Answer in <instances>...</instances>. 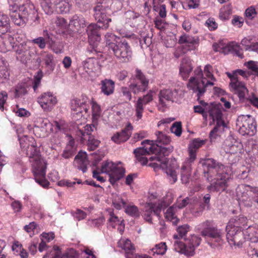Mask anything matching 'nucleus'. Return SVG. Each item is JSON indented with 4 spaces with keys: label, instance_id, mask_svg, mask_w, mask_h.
Listing matches in <instances>:
<instances>
[{
    "label": "nucleus",
    "instance_id": "obj_4",
    "mask_svg": "<svg viewBox=\"0 0 258 258\" xmlns=\"http://www.w3.org/2000/svg\"><path fill=\"white\" fill-rule=\"evenodd\" d=\"M172 194H168L162 200L159 201L158 203H146L144 208V219L151 223L153 214L159 218L161 210L169 205L172 202Z\"/></svg>",
    "mask_w": 258,
    "mask_h": 258
},
{
    "label": "nucleus",
    "instance_id": "obj_10",
    "mask_svg": "<svg viewBox=\"0 0 258 258\" xmlns=\"http://www.w3.org/2000/svg\"><path fill=\"white\" fill-rule=\"evenodd\" d=\"M101 173H105L109 176V181L115 183L124 175L125 169L122 167H117L111 161H105L102 163Z\"/></svg>",
    "mask_w": 258,
    "mask_h": 258
},
{
    "label": "nucleus",
    "instance_id": "obj_27",
    "mask_svg": "<svg viewBox=\"0 0 258 258\" xmlns=\"http://www.w3.org/2000/svg\"><path fill=\"white\" fill-rule=\"evenodd\" d=\"M101 28H104V26L93 23L90 24L86 29L88 39L92 41H99L100 34L99 31Z\"/></svg>",
    "mask_w": 258,
    "mask_h": 258
},
{
    "label": "nucleus",
    "instance_id": "obj_31",
    "mask_svg": "<svg viewBox=\"0 0 258 258\" xmlns=\"http://www.w3.org/2000/svg\"><path fill=\"white\" fill-rule=\"evenodd\" d=\"M178 43L183 44V46L187 47V50H192L195 45L198 43V40L191 36L183 34L180 36Z\"/></svg>",
    "mask_w": 258,
    "mask_h": 258
},
{
    "label": "nucleus",
    "instance_id": "obj_2",
    "mask_svg": "<svg viewBox=\"0 0 258 258\" xmlns=\"http://www.w3.org/2000/svg\"><path fill=\"white\" fill-rule=\"evenodd\" d=\"M90 104L92 105L93 121H97L101 115V108L96 102H91L90 100L84 95H82L80 99H75L71 101V109L73 116H84V113L86 114L88 112Z\"/></svg>",
    "mask_w": 258,
    "mask_h": 258
},
{
    "label": "nucleus",
    "instance_id": "obj_38",
    "mask_svg": "<svg viewBox=\"0 0 258 258\" xmlns=\"http://www.w3.org/2000/svg\"><path fill=\"white\" fill-rule=\"evenodd\" d=\"M85 153H79V154L76 156L74 160L75 163L78 164V168L81 170L84 173L87 171V160L86 158Z\"/></svg>",
    "mask_w": 258,
    "mask_h": 258
},
{
    "label": "nucleus",
    "instance_id": "obj_29",
    "mask_svg": "<svg viewBox=\"0 0 258 258\" xmlns=\"http://www.w3.org/2000/svg\"><path fill=\"white\" fill-rule=\"evenodd\" d=\"M23 142H25L24 139H20V144L21 147L24 150H26V154L28 157H29L30 159L31 158H34L35 156H40V154L39 152V150L36 145L33 144L28 145L27 146L26 145L27 143H24Z\"/></svg>",
    "mask_w": 258,
    "mask_h": 258
},
{
    "label": "nucleus",
    "instance_id": "obj_52",
    "mask_svg": "<svg viewBox=\"0 0 258 258\" xmlns=\"http://www.w3.org/2000/svg\"><path fill=\"white\" fill-rule=\"evenodd\" d=\"M166 250L167 246L165 242H160L159 244H157L151 249L154 255L155 253L157 254L163 255L166 252Z\"/></svg>",
    "mask_w": 258,
    "mask_h": 258
},
{
    "label": "nucleus",
    "instance_id": "obj_17",
    "mask_svg": "<svg viewBox=\"0 0 258 258\" xmlns=\"http://www.w3.org/2000/svg\"><path fill=\"white\" fill-rule=\"evenodd\" d=\"M226 238L231 247H241L244 242V236L242 230L226 229Z\"/></svg>",
    "mask_w": 258,
    "mask_h": 258
},
{
    "label": "nucleus",
    "instance_id": "obj_35",
    "mask_svg": "<svg viewBox=\"0 0 258 258\" xmlns=\"http://www.w3.org/2000/svg\"><path fill=\"white\" fill-rule=\"evenodd\" d=\"M12 37L9 35L2 36L0 35V51L6 52L10 50L12 48L14 47L11 40Z\"/></svg>",
    "mask_w": 258,
    "mask_h": 258
},
{
    "label": "nucleus",
    "instance_id": "obj_54",
    "mask_svg": "<svg viewBox=\"0 0 258 258\" xmlns=\"http://www.w3.org/2000/svg\"><path fill=\"white\" fill-rule=\"evenodd\" d=\"M249 171L250 169L248 167L241 166L235 172H236L237 176L239 179H245L248 176Z\"/></svg>",
    "mask_w": 258,
    "mask_h": 258
},
{
    "label": "nucleus",
    "instance_id": "obj_7",
    "mask_svg": "<svg viewBox=\"0 0 258 258\" xmlns=\"http://www.w3.org/2000/svg\"><path fill=\"white\" fill-rule=\"evenodd\" d=\"M40 6L47 15H51L55 11L67 13L70 11V5L66 0H41Z\"/></svg>",
    "mask_w": 258,
    "mask_h": 258
},
{
    "label": "nucleus",
    "instance_id": "obj_45",
    "mask_svg": "<svg viewBox=\"0 0 258 258\" xmlns=\"http://www.w3.org/2000/svg\"><path fill=\"white\" fill-rule=\"evenodd\" d=\"M9 15L12 21L15 24V20L17 19L19 13V7L16 3L9 1Z\"/></svg>",
    "mask_w": 258,
    "mask_h": 258
},
{
    "label": "nucleus",
    "instance_id": "obj_49",
    "mask_svg": "<svg viewBox=\"0 0 258 258\" xmlns=\"http://www.w3.org/2000/svg\"><path fill=\"white\" fill-rule=\"evenodd\" d=\"M42 55L43 56L42 60L44 61L46 66L53 70L55 66L53 55L45 52L43 53Z\"/></svg>",
    "mask_w": 258,
    "mask_h": 258
},
{
    "label": "nucleus",
    "instance_id": "obj_15",
    "mask_svg": "<svg viewBox=\"0 0 258 258\" xmlns=\"http://www.w3.org/2000/svg\"><path fill=\"white\" fill-rule=\"evenodd\" d=\"M98 3L95 7L93 8L94 17L98 23H101L104 26V28L108 27V24L111 22V19L106 16V7L105 4V0H98Z\"/></svg>",
    "mask_w": 258,
    "mask_h": 258
},
{
    "label": "nucleus",
    "instance_id": "obj_11",
    "mask_svg": "<svg viewBox=\"0 0 258 258\" xmlns=\"http://www.w3.org/2000/svg\"><path fill=\"white\" fill-rule=\"evenodd\" d=\"M135 82L129 85L131 91L135 94L144 92L148 89L149 80L147 78L143 72L136 69L135 74L132 78Z\"/></svg>",
    "mask_w": 258,
    "mask_h": 258
},
{
    "label": "nucleus",
    "instance_id": "obj_24",
    "mask_svg": "<svg viewBox=\"0 0 258 258\" xmlns=\"http://www.w3.org/2000/svg\"><path fill=\"white\" fill-rule=\"evenodd\" d=\"M228 175L224 172L221 174H217L216 180L211 185V187L216 191H224L228 186Z\"/></svg>",
    "mask_w": 258,
    "mask_h": 258
},
{
    "label": "nucleus",
    "instance_id": "obj_50",
    "mask_svg": "<svg viewBox=\"0 0 258 258\" xmlns=\"http://www.w3.org/2000/svg\"><path fill=\"white\" fill-rule=\"evenodd\" d=\"M232 14V8L230 5H227L221 9L219 17L221 20L229 19L230 15Z\"/></svg>",
    "mask_w": 258,
    "mask_h": 258
},
{
    "label": "nucleus",
    "instance_id": "obj_14",
    "mask_svg": "<svg viewBox=\"0 0 258 258\" xmlns=\"http://www.w3.org/2000/svg\"><path fill=\"white\" fill-rule=\"evenodd\" d=\"M227 75L230 79L229 86L231 91L237 94L240 101L243 100L245 94L248 93V90L244 83L238 80L235 72L232 75L227 73Z\"/></svg>",
    "mask_w": 258,
    "mask_h": 258
},
{
    "label": "nucleus",
    "instance_id": "obj_28",
    "mask_svg": "<svg viewBox=\"0 0 258 258\" xmlns=\"http://www.w3.org/2000/svg\"><path fill=\"white\" fill-rule=\"evenodd\" d=\"M206 141L201 140L199 138L192 140L188 146V157H190L191 160H196L197 158V151L198 149L204 145Z\"/></svg>",
    "mask_w": 258,
    "mask_h": 258
},
{
    "label": "nucleus",
    "instance_id": "obj_51",
    "mask_svg": "<svg viewBox=\"0 0 258 258\" xmlns=\"http://www.w3.org/2000/svg\"><path fill=\"white\" fill-rule=\"evenodd\" d=\"M105 37L106 44L108 45L110 50L111 49V46H113V44H116L119 42V38L111 33H106Z\"/></svg>",
    "mask_w": 258,
    "mask_h": 258
},
{
    "label": "nucleus",
    "instance_id": "obj_56",
    "mask_svg": "<svg viewBox=\"0 0 258 258\" xmlns=\"http://www.w3.org/2000/svg\"><path fill=\"white\" fill-rule=\"evenodd\" d=\"M100 142L95 139L93 136H89L88 139V149L90 151L95 150L99 146Z\"/></svg>",
    "mask_w": 258,
    "mask_h": 258
},
{
    "label": "nucleus",
    "instance_id": "obj_34",
    "mask_svg": "<svg viewBox=\"0 0 258 258\" xmlns=\"http://www.w3.org/2000/svg\"><path fill=\"white\" fill-rule=\"evenodd\" d=\"M242 145L238 142H235L233 144L229 140H226L223 145V148L226 153L235 154L241 149Z\"/></svg>",
    "mask_w": 258,
    "mask_h": 258
},
{
    "label": "nucleus",
    "instance_id": "obj_53",
    "mask_svg": "<svg viewBox=\"0 0 258 258\" xmlns=\"http://www.w3.org/2000/svg\"><path fill=\"white\" fill-rule=\"evenodd\" d=\"M45 172H41L39 174L34 175L36 182L43 187H46L49 184V182L45 178Z\"/></svg>",
    "mask_w": 258,
    "mask_h": 258
},
{
    "label": "nucleus",
    "instance_id": "obj_48",
    "mask_svg": "<svg viewBox=\"0 0 258 258\" xmlns=\"http://www.w3.org/2000/svg\"><path fill=\"white\" fill-rule=\"evenodd\" d=\"M126 202L122 199L121 196L117 195H113L112 199V204L115 208L117 210H120L126 205Z\"/></svg>",
    "mask_w": 258,
    "mask_h": 258
},
{
    "label": "nucleus",
    "instance_id": "obj_9",
    "mask_svg": "<svg viewBox=\"0 0 258 258\" xmlns=\"http://www.w3.org/2000/svg\"><path fill=\"white\" fill-rule=\"evenodd\" d=\"M32 20L39 18L37 11L33 4H26L19 7V13L17 19L15 20V24L23 26L28 21V17Z\"/></svg>",
    "mask_w": 258,
    "mask_h": 258
},
{
    "label": "nucleus",
    "instance_id": "obj_41",
    "mask_svg": "<svg viewBox=\"0 0 258 258\" xmlns=\"http://www.w3.org/2000/svg\"><path fill=\"white\" fill-rule=\"evenodd\" d=\"M174 93L170 90H161L159 93V101L162 106H166V101H173Z\"/></svg>",
    "mask_w": 258,
    "mask_h": 258
},
{
    "label": "nucleus",
    "instance_id": "obj_26",
    "mask_svg": "<svg viewBox=\"0 0 258 258\" xmlns=\"http://www.w3.org/2000/svg\"><path fill=\"white\" fill-rule=\"evenodd\" d=\"M247 223V218L242 216H235L229 220L226 229L242 230Z\"/></svg>",
    "mask_w": 258,
    "mask_h": 258
},
{
    "label": "nucleus",
    "instance_id": "obj_55",
    "mask_svg": "<svg viewBox=\"0 0 258 258\" xmlns=\"http://www.w3.org/2000/svg\"><path fill=\"white\" fill-rule=\"evenodd\" d=\"M125 212L126 214L132 217H137L140 216L138 208L135 205L127 206L125 208Z\"/></svg>",
    "mask_w": 258,
    "mask_h": 258
},
{
    "label": "nucleus",
    "instance_id": "obj_60",
    "mask_svg": "<svg viewBox=\"0 0 258 258\" xmlns=\"http://www.w3.org/2000/svg\"><path fill=\"white\" fill-rule=\"evenodd\" d=\"M104 222V218L100 217L95 219L89 220L88 224L93 227H99Z\"/></svg>",
    "mask_w": 258,
    "mask_h": 258
},
{
    "label": "nucleus",
    "instance_id": "obj_59",
    "mask_svg": "<svg viewBox=\"0 0 258 258\" xmlns=\"http://www.w3.org/2000/svg\"><path fill=\"white\" fill-rule=\"evenodd\" d=\"M171 132L176 136H180L182 133L181 124L180 122H175L170 127Z\"/></svg>",
    "mask_w": 258,
    "mask_h": 258
},
{
    "label": "nucleus",
    "instance_id": "obj_19",
    "mask_svg": "<svg viewBox=\"0 0 258 258\" xmlns=\"http://www.w3.org/2000/svg\"><path fill=\"white\" fill-rule=\"evenodd\" d=\"M37 102L44 111H50L57 103L56 97L50 92L42 94L37 99Z\"/></svg>",
    "mask_w": 258,
    "mask_h": 258
},
{
    "label": "nucleus",
    "instance_id": "obj_16",
    "mask_svg": "<svg viewBox=\"0 0 258 258\" xmlns=\"http://www.w3.org/2000/svg\"><path fill=\"white\" fill-rule=\"evenodd\" d=\"M152 143L151 140H145L142 142L143 147L135 149L134 151L137 160L143 165H146L148 161V158L145 156L152 153V149L153 147L150 144Z\"/></svg>",
    "mask_w": 258,
    "mask_h": 258
},
{
    "label": "nucleus",
    "instance_id": "obj_23",
    "mask_svg": "<svg viewBox=\"0 0 258 258\" xmlns=\"http://www.w3.org/2000/svg\"><path fill=\"white\" fill-rule=\"evenodd\" d=\"M195 160H191L190 157L184 161L180 169L181 180L184 184L188 183L191 176L192 164Z\"/></svg>",
    "mask_w": 258,
    "mask_h": 258
},
{
    "label": "nucleus",
    "instance_id": "obj_47",
    "mask_svg": "<svg viewBox=\"0 0 258 258\" xmlns=\"http://www.w3.org/2000/svg\"><path fill=\"white\" fill-rule=\"evenodd\" d=\"M108 214L109 215L108 219V225L109 226L115 228L116 225L121 224L122 221L119 220L118 217L114 214L112 210H108Z\"/></svg>",
    "mask_w": 258,
    "mask_h": 258
},
{
    "label": "nucleus",
    "instance_id": "obj_12",
    "mask_svg": "<svg viewBox=\"0 0 258 258\" xmlns=\"http://www.w3.org/2000/svg\"><path fill=\"white\" fill-rule=\"evenodd\" d=\"M200 243L201 238L194 235L190 239L186 240L184 243L182 242H175V249L187 256H192L195 253L196 247H197Z\"/></svg>",
    "mask_w": 258,
    "mask_h": 258
},
{
    "label": "nucleus",
    "instance_id": "obj_3",
    "mask_svg": "<svg viewBox=\"0 0 258 258\" xmlns=\"http://www.w3.org/2000/svg\"><path fill=\"white\" fill-rule=\"evenodd\" d=\"M208 108L207 110L210 116L213 121L216 120V126L210 132L209 135L211 142H214L220 134L224 132L227 125L222 119L223 114L218 105L211 103L208 106Z\"/></svg>",
    "mask_w": 258,
    "mask_h": 258
},
{
    "label": "nucleus",
    "instance_id": "obj_1",
    "mask_svg": "<svg viewBox=\"0 0 258 258\" xmlns=\"http://www.w3.org/2000/svg\"><path fill=\"white\" fill-rule=\"evenodd\" d=\"M152 141V143L150 144L153 147L152 149V154L155 155L150 157L149 160L152 161H156L157 162H154L149 165L153 166L154 168H160L165 170V172L169 176L171 183H174L177 179L176 172L173 168L168 166V160L165 157L173 151V147L172 146L164 147L159 144L155 145L154 141Z\"/></svg>",
    "mask_w": 258,
    "mask_h": 258
},
{
    "label": "nucleus",
    "instance_id": "obj_20",
    "mask_svg": "<svg viewBox=\"0 0 258 258\" xmlns=\"http://www.w3.org/2000/svg\"><path fill=\"white\" fill-rule=\"evenodd\" d=\"M203 166L207 168V172L208 173H215L217 174H221L224 172V166L218 162L213 159L208 158L206 159L201 161Z\"/></svg>",
    "mask_w": 258,
    "mask_h": 258
},
{
    "label": "nucleus",
    "instance_id": "obj_32",
    "mask_svg": "<svg viewBox=\"0 0 258 258\" xmlns=\"http://www.w3.org/2000/svg\"><path fill=\"white\" fill-rule=\"evenodd\" d=\"M40 126H35L34 133L39 138H44L47 135V127H51V124L47 119H41Z\"/></svg>",
    "mask_w": 258,
    "mask_h": 258
},
{
    "label": "nucleus",
    "instance_id": "obj_64",
    "mask_svg": "<svg viewBox=\"0 0 258 258\" xmlns=\"http://www.w3.org/2000/svg\"><path fill=\"white\" fill-rule=\"evenodd\" d=\"M77 252L74 249H70L61 255V258H76Z\"/></svg>",
    "mask_w": 258,
    "mask_h": 258
},
{
    "label": "nucleus",
    "instance_id": "obj_43",
    "mask_svg": "<svg viewBox=\"0 0 258 258\" xmlns=\"http://www.w3.org/2000/svg\"><path fill=\"white\" fill-rule=\"evenodd\" d=\"M70 26H74L77 30L86 26L85 18L82 15H74L70 22Z\"/></svg>",
    "mask_w": 258,
    "mask_h": 258
},
{
    "label": "nucleus",
    "instance_id": "obj_33",
    "mask_svg": "<svg viewBox=\"0 0 258 258\" xmlns=\"http://www.w3.org/2000/svg\"><path fill=\"white\" fill-rule=\"evenodd\" d=\"M120 247L125 251V255L126 258H132L135 253L134 246L131 241L128 239L122 240L120 241Z\"/></svg>",
    "mask_w": 258,
    "mask_h": 258
},
{
    "label": "nucleus",
    "instance_id": "obj_8",
    "mask_svg": "<svg viewBox=\"0 0 258 258\" xmlns=\"http://www.w3.org/2000/svg\"><path fill=\"white\" fill-rule=\"evenodd\" d=\"M236 126L242 136H252L256 132L255 120L250 115L239 116L236 120Z\"/></svg>",
    "mask_w": 258,
    "mask_h": 258
},
{
    "label": "nucleus",
    "instance_id": "obj_13",
    "mask_svg": "<svg viewBox=\"0 0 258 258\" xmlns=\"http://www.w3.org/2000/svg\"><path fill=\"white\" fill-rule=\"evenodd\" d=\"M111 50L120 61L123 62H128L132 58V52L130 46L126 41H119L116 44H113Z\"/></svg>",
    "mask_w": 258,
    "mask_h": 258
},
{
    "label": "nucleus",
    "instance_id": "obj_18",
    "mask_svg": "<svg viewBox=\"0 0 258 258\" xmlns=\"http://www.w3.org/2000/svg\"><path fill=\"white\" fill-rule=\"evenodd\" d=\"M13 48L17 59L22 63H26L32 57L33 53L30 51V47L26 42L20 43Z\"/></svg>",
    "mask_w": 258,
    "mask_h": 258
},
{
    "label": "nucleus",
    "instance_id": "obj_30",
    "mask_svg": "<svg viewBox=\"0 0 258 258\" xmlns=\"http://www.w3.org/2000/svg\"><path fill=\"white\" fill-rule=\"evenodd\" d=\"M192 69L191 61L189 58L186 57L182 59L179 71L183 79H186L189 77Z\"/></svg>",
    "mask_w": 258,
    "mask_h": 258
},
{
    "label": "nucleus",
    "instance_id": "obj_25",
    "mask_svg": "<svg viewBox=\"0 0 258 258\" xmlns=\"http://www.w3.org/2000/svg\"><path fill=\"white\" fill-rule=\"evenodd\" d=\"M31 163L32 172L34 175L41 173V172H45L46 169V164L41 158V156H35L34 158L30 159Z\"/></svg>",
    "mask_w": 258,
    "mask_h": 258
},
{
    "label": "nucleus",
    "instance_id": "obj_37",
    "mask_svg": "<svg viewBox=\"0 0 258 258\" xmlns=\"http://www.w3.org/2000/svg\"><path fill=\"white\" fill-rule=\"evenodd\" d=\"M177 208L174 205L170 207L166 210L165 213V218L171 222L173 225H176L179 221V219L177 218L176 213Z\"/></svg>",
    "mask_w": 258,
    "mask_h": 258
},
{
    "label": "nucleus",
    "instance_id": "obj_40",
    "mask_svg": "<svg viewBox=\"0 0 258 258\" xmlns=\"http://www.w3.org/2000/svg\"><path fill=\"white\" fill-rule=\"evenodd\" d=\"M76 152V147L75 146V142L74 140H71L63 151L61 156L65 159H69L75 155Z\"/></svg>",
    "mask_w": 258,
    "mask_h": 258
},
{
    "label": "nucleus",
    "instance_id": "obj_57",
    "mask_svg": "<svg viewBox=\"0 0 258 258\" xmlns=\"http://www.w3.org/2000/svg\"><path fill=\"white\" fill-rule=\"evenodd\" d=\"M238 47V45L236 43H229L226 45L225 46H222L221 47L220 45H218V48L215 49V51H220V49H223V52L224 53H227L228 52L232 51V50H236V48Z\"/></svg>",
    "mask_w": 258,
    "mask_h": 258
},
{
    "label": "nucleus",
    "instance_id": "obj_22",
    "mask_svg": "<svg viewBox=\"0 0 258 258\" xmlns=\"http://www.w3.org/2000/svg\"><path fill=\"white\" fill-rule=\"evenodd\" d=\"M133 130V125L130 123H128L123 130L119 132L116 133L111 137V140L116 144L125 142L130 138Z\"/></svg>",
    "mask_w": 258,
    "mask_h": 258
},
{
    "label": "nucleus",
    "instance_id": "obj_21",
    "mask_svg": "<svg viewBox=\"0 0 258 258\" xmlns=\"http://www.w3.org/2000/svg\"><path fill=\"white\" fill-rule=\"evenodd\" d=\"M154 92L150 90L149 92L142 97H139L135 104L136 115L138 120L140 119L142 117V113L144 111V105L150 102L153 100V94Z\"/></svg>",
    "mask_w": 258,
    "mask_h": 258
},
{
    "label": "nucleus",
    "instance_id": "obj_36",
    "mask_svg": "<svg viewBox=\"0 0 258 258\" xmlns=\"http://www.w3.org/2000/svg\"><path fill=\"white\" fill-rule=\"evenodd\" d=\"M101 92L106 95H109L113 93L114 82L111 80L105 79L101 82Z\"/></svg>",
    "mask_w": 258,
    "mask_h": 258
},
{
    "label": "nucleus",
    "instance_id": "obj_5",
    "mask_svg": "<svg viewBox=\"0 0 258 258\" xmlns=\"http://www.w3.org/2000/svg\"><path fill=\"white\" fill-rule=\"evenodd\" d=\"M201 229V235L211 238V242L208 243L212 246L221 245L223 242V233L221 230L213 224L212 221H206L200 225Z\"/></svg>",
    "mask_w": 258,
    "mask_h": 258
},
{
    "label": "nucleus",
    "instance_id": "obj_61",
    "mask_svg": "<svg viewBox=\"0 0 258 258\" xmlns=\"http://www.w3.org/2000/svg\"><path fill=\"white\" fill-rule=\"evenodd\" d=\"M27 93V89L22 85H18L15 88V97L18 98Z\"/></svg>",
    "mask_w": 258,
    "mask_h": 258
},
{
    "label": "nucleus",
    "instance_id": "obj_6",
    "mask_svg": "<svg viewBox=\"0 0 258 258\" xmlns=\"http://www.w3.org/2000/svg\"><path fill=\"white\" fill-rule=\"evenodd\" d=\"M194 73L197 77L201 80L196 79L195 77L190 78L187 84V87L192 90L194 92L197 93L199 98L204 94L208 86H213L215 84L214 82L208 81L206 78L204 77L203 72L200 67L197 68Z\"/></svg>",
    "mask_w": 258,
    "mask_h": 258
},
{
    "label": "nucleus",
    "instance_id": "obj_44",
    "mask_svg": "<svg viewBox=\"0 0 258 258\" xmlns=\"http://www.w3.org/2000/svg\"><path fill=\"white\" fill-rule=\"evenodd\" d=\"M155 135L157 138L155 142L159 145H167L171 141L170 138L161 131L156 132Z\"/></svg>",
    "mask_w": 258,
    "mask_h": 258
},
{
    "label": "nucleus",
    "instance_id": "obj_62",
    "mask_svg": "<svg viewBox=\"0 0 258 258\" xmlns=\"http://www.w3.org/2000/svg\"><path fill=\"white\" fill-rule=\"evenodd\" d=\"M212 67L207 64L205 67L203 74L206 76V77L211 79V81H216V80L214 77L213 75L211 72Z\"/></svg>",
    "mask_w": 258,
    "mask_h": 258
},
{
    "label": "nucleus",
    "instance_id": "obj_63",
    "mask_svg": "<svg viewBox=\"0 0 258 258\" xmlns=\"http://www.w3.org/2000/svg\"><path fill=\"white\" fill-rule=\"evenodd\" d=\"M189 227L188 225H184L179 226L177 228V231L178 233L179 236L180 237H183L189 231Z\"/></svg>",
    "mask_w": 258,
    "mask_h": 258
},
{
    "label": "nucleus",
    "instance_id": "obj_39",
    "mask_svg": "<svg viewBox=\"0 0 258 258\" xmlns=\"http://www.w3.org/2000/svg\"><path fill=\"white\" fill-rule=\"evenodd\" d=\"M10 21L7 15L0 13V33L6 34L10 30Z\"/></svg>",
    "mask_w": 258,
    "mask_h": 258
},
{
    "label": "nucleus",
    "instance_id": "obj_42",
    "mask_svg": "<svg viewBox=\"0 0 258 258\" xmlns=\"http://www.w3.org/2000/svg\"><path fill=\"white\" fill-rule=\"evenodd\" d=\"M95 126L94 124H87L84 127L83 130H79L77 132V135L81 137L82 142L87 139V137L92 136L91 135V132L93 131Z\"/></svg>",
    "mask_w": 258,
    "mask_h": 258
},
{
    "label": "nucleus",
    "instance_id": "obj_58",
    "mask_svg": "<svg viewBox=\"0 0 258 258\" xmlns=\"http://www.w3.org/2000/svg\"><path fill=\"white\" fill-rule=\"evenodd\" d=\"M43 77V74L42 71H38L37 74L34 77V80L33 82V88L34 91L35 92L38 87L40 85L41 80Z\"/></svg>",
    "mask_w": 258,
    "mask_h": 258
},
{
    "label": "nucleus",
    "instance_id": "obj_46",
    "mask_svg": "<svg viewBox=\"0 0 258 258\" xmlns=\"http://www.w3.org/2000/svg\"><path fill=\"white\" fill-rule=\"evenodd\" d=\"M83 67L87 73H92L96 68L95 60L92 58H89L83 62Z\"/></svg>",
    "mask_w": 258,
    "mask_h": 258
}]
</instances>
